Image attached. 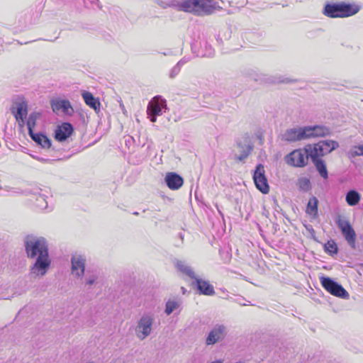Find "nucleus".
<instances>
[{
    "label": "nucleus",
    "instance_id": "obj_1",
    "mask_svg": "<svg viewBox=\"0 0 363 363\" xmlns=\"http://www.w3.org/2000/svg\"><path fill=\"white\" fill-rule=\"evenodd\" d=\"M168 6L196 16L210 15L218 7L214 0H172Z\"/></svg>",
    "mask_w": 363,
    "mask_h": 363
},
{
    "label": "nucleus",
    "instance_id": "obj_2",
    "mask_svg": "<svg viewBox=\"0 0 363 363\" xmlns=\"http://www.w3.org/2000/svg\"><path fill=\"white\" fill-rule=\"evenodd\" d=\"M359 10L360 7L355 4H327L324 6L323 14L330 18H346L355 15Z\"/></svg>",
    "mask_w": 363,
    "mask_h": 363
},
{
    "label": "nucleus",
    "instance_id": "obj_3",
    "mask_svg": "<svg viewBox=\"0 0 363 363\" xmlns=\"http://www.w3.org/2000/svg\"><path fill=\"white\" fill-rule=\"evenodd\" d=\"M25 247L30 258L49 255L48 244L43 238L27 237Z\"/></svg>",
    "mask_w": 363,
    "mask_h": 363
},
{
    "label": "nucleus",
    "instance_id": "obj_4",
    "mask_svg": "<svg viewBox=\"0 0 363 363\" xmlns=\"http://www.w3.org/2000/svg\"><path fill=\"white\" fill-rule=\"evenodd\" d=\"M155 320V315L151 313H145L138 319L135 333L140 340H145L151 334Z\"/></svg>",
    "mask_w": 363,
    "mask_h": 363
},
{
    "label": "nucleus",
    "instance_id": "obj_5",
    "mask_svg": "<svg viewBox=\"0 0 363 363\" xmlns=\"http://www.w3.org/2000/svg\"><path fill=\"white\" fill-rule=\"evenodd\" d=\"M309 157H311V152L308 145L303 149H297L288 154L285 161L289 165L303 167L308 164Z\"/></svg>",
    "mask_w": 363,
    "mask_h": 363
},
{
    "label": "nucleus",
    "instance_id": "obj_6",
    "mask_svg": "<svg viewBox=\"0 0 363 363\" xmlns=\"http://www.w3.org/2000/svg\"><path fill=\"white\" fill-rule=\"evenodd\" d=\"M339 147L337 142L335 140H320L318 143L308 145L311 157H322L331 152Z\"/></svg>",
    "mask_w": 363,
    "mask_h": 363
},
{
    "label": "nucleus",
    "instance_id": "obj_7",
    "mask_svg": "<svg viewBox=\"0 0 363 363\" xmlns=\"http://www.w3.org/2000/svg\"><path fill=\"white\" fill-rule=\"evenodd\" d=\"M320 279L323 287L330 294L342 298H349L350 295L348 292L340 284L331 278L322 277Z\"/></svg>",
    "mask_w": 363,
    "mask_h": 363
},
{
    "label": "nucleus",
    "instance_id": "obj_8",
    "mask_svg": "<svg viewBox=\"0 0 363 363\" xmlns=\"http://www.w3.org/2000/svg\"><path fill=\"white\" fill-rule=\"evenodd\" d=\"M162 109H167V101L161 96H156L149 102L147 113L151 122L157 121V116L162 114Z\"/></svg>",
    "mask_w": 363,
    "mask_h": 363
},
{
    "label": "nucleus",
    "instance_id": "obj_9",
    "mask_svg": "<svg viewBox=\"0 0 363 363\" xmlns=\"http://www.w3.org/2000/svg\"><path fill=\"white\" fill-rule=\"evenodd\" d=\"M336 223L338 228L340 229L341 233L348 245L352 249H354L356 233L349 220L342 218L341 216H338L337 219L336 220Z\"/></svg>",
    "mask_w": 363,
    "mask_h": 363
},
{
    "label": "nucleus",
    "instance_id": "obj_10",
    "mask_svg": "<svg viewBox=\"0 0 363 363\" xmlns=\"http://www.w3.org/2000/svg\"><path fill=\"white\" fill-rule=\"evenodd\" d=\"M50 266L49 255L38 257L30 268V276L34 278L42 277L46 274Z\"/></svg>",
    "mask_w": 363,
    "mask_h": 363
},
{
    "label": "nucleus",
    "instance_id": "obj_11",
    "mask_svg": "<svg viewBox=\"0 0 363 363\" xmlns=\"http://www.w3.org/2000/svg\"><path fill=\"white\" fill-rule=\"evenodd\" d=\"M264 172V166L259 164L254 172L253 179L256 187L263 194H267L269 191V186Z\"/></svg>",
    "mask_w": 363,
    "mask_h": 363
},
{
    "label": "nucleus",
    "instance_id": "obj_12",
    "mask_svg": "<svg viewBox=\"0 0 363 363\" xmlns=\"http://www.w3.org/2000/svg\"><path fill=\"white\" fill-rule=\"evenodd\" d=\"M51 107L55 113H62L69 116H72L74 112L73 107L67 99H56L52 100L51 101Z\"/></svg>",
    "mask_w": 363,
    "mask_h": 363
},
{
    "label": "nucleus",
    "instance_id": "obj_13",
    "mask_svg": "<svg viewBox=\"0 0 363 363\" xmlns=\"http://www.w3.org/2000/svg\"><path fill=\"white\" fill-rule=\"evenodd\" d=\"M305 127L293 128L287 129L282 135V140L292 143L306 140Z\"/></svg>",
    "mask_w": 363,
    "mask_h": 363
},
{
    "label": "nucleus",
    "instance_id": "obj_14",
    "mask_svg": "<svg viewBox=\"0 0 363 363\" xmlns=\"http://www.w3.org/2000/svg\"><path fill=\"white\" fill-rule=\"evenodd\" d=\"M226 335V328L223 325H216L208 333L206 343L207 345L216 344L220 340L224 338Z\"/></svg>",
    "mask_w": 363,
    "mask_h": 363
},
{
    "label": "nucleus",
    "instance_id": "obj_15",
    "mask_svg": "<svg viewBox=\"0 0 363 363\" xmlns=\"http://www.w3.org/2000/svg\"><path fill=\"white\" fill-rule=\"evenodd\" d=\"M71 262L72 274L77 277H82L85 270V257L81 255H74L72 257Z\"/></svg>",
    "mask_w": 363,
    "mask_h": 363
},
{
    "label": "nucleus",
    "instance_id": "obj_16",
    "mask_svg": "<svg viewBox=\"0 0 363 363\" xmlns=\"http://www.w3.org/2000/svg\"><path fill=\"white\" fill-rule=\"evenodd\" d=\"M165 183L171 190L180 189L184 184V179L176 172H167L164 178Z\"/></svg>",
    "mask_w": 363,
    "mask_h": 363
},
{
    "label": "nucleus",
    "instance_id": "obj_17",
    "mask_svg": "<svg viewBox=\"0 0 363 363\" xmlns=\"http://www.w3.org/2000/svg\"><path fill=\"white\" fill-rule=\"evenodd\" d=\"M306 138L324 137L330 134V130L324 125L305 126Z\"/></svg>",
    "mask_w": 363,
    "mask_h": 363
},
{
    "label": "nucleus",
    "instance_id": "obj_18",
    "mask_svg": "<svg viewBox=\"0 0 363 363\" xmlns=\"http://www.w3.org/2000/svg\"><path fill=\"white\" fill-rule=\"evenodd\" d=\"M73 130V126L71 123H63L55 130V138L60 142L65 141L72 135Z\"/></svg>",
    "mask_w": 363,
    "mask_h": 363
},
{
    "label": "nucleus",
    "instance_id": "obj_19",
    "mask_svg": "<svg viewBox=\"0 0 363 363\" xmlns=\"http://www.w3.org/2000/svg\"><path fill=\"white\" fill-rule=\"evenodd\" d=\"M11 112L14 115L16 120L21 119L22 117H26L28 114L27 102L23 99L16 101L11 107Z\"/></svg>",
    "mask_w": 363,
    "mask_h": 363
},
{
    "label": "nucleus",
    "instance_id": "obj_20",
    "mask_svg": "<svg viewBox=\"0 0 363 363\" xmlns=\"http://www.w3.org/2000/svg\"><path fill=\"white\" fill-rule=\"evenodd\" d=\"M193 284L196 285L197 289L201 294L212 296L215 294L213 286L208 281L197 277Z\"/></svg>",
    "mask_w": 363,
    "mask_h": 363
},
{
    "label": "nucleus",
    "instance_id": "obj_21",
    "mask_svg": "<svg viewBox=\"0 0 363 363\" xmlns=\"http://www.w3.org/2000/svg\"><path fill=\"white\" fill-rule=\"evenodd\" d=\"M82 97L87 106L93 108L95 111H99L100 102L98 99L95 98L93 94L89 91H83Z\"/></svg>",
    "mask_w": 363,
    "mask_h": 363
},
{
    "label": "nucleus",
    "instance_id": "obj_22",
    "mask_svg": "<svg viewBox=\"0 0 363 363\" xmlns=\"http://www.w3.org/2000/svg\"><path fill=\"white\" fill-rule=\"evenodd\" d=\"M31 139L40 145L43 148H50L51 146V140L44 134L38 133H35L34 132L29 134Z\"/></svg>",
    "mask_w": 363,
    "mask_h": 363
},
{
    "label": "nucleus",
    "instance_id": "obj_23",
    "mask_svg": "<svg viewBox=\"0 0 363 363\" xmlns=\"http://www.w3.org/2000/svg\"><path fill=\"white\" fill-rule=\"evenodd\" d=\"M319 157H311L316 169L318 170L320 176L324 179H327L328 177V174L326 165L324 161L320 159Z\"/></svg>",
    "mask_w": 363,
    "mask_h": 363
},
{
    "label": "nucleus",
    "instance_id": "obj_24",
    "mask_svg": "<svg viewBox=\"0 0 363 363\" xmlns=\"http://www.w3.org/2000/svg\"><path fill=\"white\" fill-rule=\"evenodd\" d=\"M176 266L179 271L194 279V281L197 278L191 267L186 264L184 262L178 260L176 262Z\"/></svg>",
    "mask_w": 363,
    "mask_h": 363
},
{
    "label": "nucleus",
    "instance_id": "obj_25",
    "mask_svg": "<svg viewBox=\"0 0 363 363\" xmlns=\"http://www.w3.org/2000/svg\"><path fill=\"white\" fill-rule=\"evenodd\" d=\"M360 194L355 190H350L346 194V201L348 205L354 206L357 205L360 200Z\"/></svg>",
    "mask_w": 363,
    "mask_h": 363
},
{
    "label": "nucleus",
    "instance_id": "obj_26",
    "mask_svg": "<svg viewBox=\"0 0 363 363\" xmlns=\"http://www.w3.org/2000/svg\"><path fill=\"white\" fill-rule=\"evenodd\" d=\"M318 203L317 198L312 196L308 202L306 213L311 216H316L318 215Z\"/></svg>",
    "mask_w": 363,
    "mask_h": 363
},
{
    "label": "nucleus",
    "instance_id": "obj_27",
    "mask_svg": "<svg viewBox=\"0 0 363 363\" xmlns=\"http://www.w3.org/2000/svg\"><path fill=\"white\" fill-rule=\"evenodd\" d=\"M40 114L38 112L31 113L26 121V125L28 130V134L33 133V129L36 125L37 120L40 118Z\"/></svg>",
    "mask_w": 363,
    "mask_h": 363
},
{
    "label": "nucleus",
    "instance_id": "obj_28",
    "mask_svg": "<svg viewBox=\"0 0 363 363\" xmlns=\"http://www.w3.org/2000/svg\"><path fill=\"white\" fill-rule=\"evenodd\" d=\"M182 301L179 299H169L166 303L165 313L170 315L174 310L181 306Z\"/></svg>",
    "mask_w": 363,
    "mask_h": 363
},
{
    "label": "nucleus",
    "instance_id": "obj_29",
    "mask_svg": "<svg viewBox=\"0 0 363 363\" xmlns=\"http://www.w3.org/2000/svg\"><path fill=\"white\" fill-rule=\"evenodd\" d=\"M298 185L300 189L307 191L311 189V182L309 179L306 177H301L298 180Z\"/></svg>",
    "mask_w": 363,
    "mask_h": 363
},
{
    "label": "nucleus",
    "instance_id": "obj_30",
    "mask_svg": "<svg viewBox=\"0 0 363 363\" xmlns=\"http://www.w3.org/2000/svg\"><path fill=\"white\" fill-rule=\"evenodd\" d=\"M348 154L351 157L363 155V145L352 147Z\"/></svg>",
    "mask_w": 363,
    "mask_h": 363
},
{
    "label": "nucleus",
    "instance_id": "obj_31",
    "mask_svg": "<svg viewBox=\"0 0 363 363\" xmlns=\"http://www.w3.org/2000/svg\"><path fill=\"white\" fill-rule=\"evenodd\" d=\"M35 206L41 210L45 209L48 207V202L44 195L39 194L36 198Z\"/></svg>",
    "mask_w": 363,
    "mask_h": 363
},
{
    "label": "nucleus",
    "instance_id": "obj_32",
    "mask_svg": "<svg viewBox=\"0 0 363 363\" xmlns=\"http://www.w3.org/2000/svg\"><path fill=\"white\" fill-rule=\"evenodd\" d=\"M184 65L182 60H180L177 64L170 70L169 76L171 79L176 77L181 71V67Z\"/></svg>",
    "mask_w": 363,
    "mask_h": 363
},
{
    "label": "nucleus",
    "instance_id": "obj_33",
    "mask_svg": "<svg viewBox=\"0 0 363 363\" xmlns=\"http://www.w3.org/2000/svg\"><path fill=\"white\" fill-rule=\"evenodd\" d=\"M325 250L330 254H337V247L336 243L334 241H328L325 245Z\"/></svg>",
    "mask_w": 363,
    "mask_h": 363
},
{
    "label": "nucleus",
    "instance_id": "obj_34",
    "mask_svg": "<svg viewBox=\"0 0 363 363\" xmlns=\"http://www.w3.org/2000/svg\"><path fill=\"white\" fill-rule=\"evenodd\" d=\"M97 279H98V275L96 273H92L91 274L87 273L86 278H85V283H86V284L91 286L96 282Z\"/></svg>",
    "mask_w": 363,
    "mask_h": 363
},
{
    "label": "nucleus",
    "instance_id": "obj_35",
    "mask_svg": "<svg viewBox=\"0 0 363 363\" xmlns=\"http://www.w3.org/2000/svg\"><path fill=\"white\" fill-rule=\"evenodd\" d=\"M251 150L252 147L248 145L245 150H242V153L237 157V159L240 161L244 160L248 157Z\"/></svg>",
    "mask_w": 363,
    "mask_h": 363
},
{
    "label": "nucleus",
    "instance_id": "obj_36",
    "mask_svg": "<svg viewBox=\"0 0 363 363\" xmlns=\"http://www.w3.org/2000/svg\"><path fill=\"white\" fill-rule=\"evenodd\" d=\"M287 82L288 81L286 79H281V77L274 78V79L269 80V82H271V83Z\"/></svg>",
    "mask_w": 363,
    "mask_h": 363
},
{
    "label": "nucleus",
    "instance_id": "obj_37",
    "mask_svg": "<svg viewBox=\"0 0 363 363\" xmlns=\"http://www.w3.org/2000/svg\"><path fill=\"white\" fill-rule=\"evenodd\" d=\"M33 158H35L38 161H39L40 162H43V163H46V162H48L50 161L49 159H46V158H43V157H33Z\"/></svg>",
    "mask_w": 363,
    "mask_h": 363
},
{
    "label": "nucleus",
    "instance_id": "obj_38",
    "mask_svg": "<svg viewBox=\"0 0 363 363\" xmlns=\"http://www.w3.org/2000/svg\"><path fill=\"white\" fill-rule=\"evenodd\" d=\"M26 118V117H22L21 119L18 118V120H16L20 127L22 128L24 126V125L26 123V122H25Z\"/></svg>",
    "mask_w": 363,
    "mask_h": 363
},
{
    "label": "nucleus",
    "instance_id": "obj_39",
    "mask_svg": "<svg viewBox=\"0 0 363 363\" xmlns=\"http://www.w3.org/2000/svg\"><path fill=\"white\" fill-rule=\"evenodd\" d=\"M235 301L236 303H238V304L242 305V306H245V305H247V304H246V303H242V302L240 301V298L235 299Z\"/></svg>",
    "mask_w": 363,
    "mask_h": 363
},
{
    "label": "nucleus",
    "instance_id": "obj_40",
    "mask_svg": "<svg viewBox=\"0 0 363 363\" xmlns=\"http://www.w3.org/2000/svg\"><path fill=\"white\" fill-rule=\"evenodd\" d=\"M182 290L183 294H185L186 289L184 287H182Z\"/></svg>",
    "mask_w": 363,
    "mask_h": 363
}]
</instances>
